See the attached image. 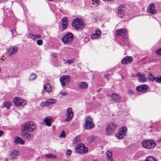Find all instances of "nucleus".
Returning a JSON list of instances; mask_svg holds the SVG:
<instances>
[{
	"label": "nucleus",
	"mask_w": 161,
	"mask_h": 161,
	"mask_svg": "<svg viewBox=\"0 0 161 161\" xmlns=\"http://www.w3.org/2000/svg\"><path fill=\"white\" fill-rule=\"evenodd\" d=\"M36 126L33 122H27L22 125L21 130L27 132H31L35 129Z\"/></svg>",
	"instance_id": "1"
},
{
	"label": "nucleus",
	"mask_w": 161,
	"mask_h": 161,
	"mask_svg": "<svg viewBox=\"0 0 161 161\" xmlns=\"http://www.w3.org/2000/svg\"><path fill=\"white\" fill-rule=\"evenodd\" d=\"M72 25L74 27L75 29L79 30L84 27L85 24L82 22L81 19L77 18L73 20L72 23Z\"/></svg>",
	"instance_id": "2"
},
{
	"label": "nucleus",
	"mask_w": 161,
	"mask_h": 161,
	"mask_svg": "<svg viewBox=\"0 0 161 161\" xmlns=\"http://www.w3.org/2000/svg\"><path fill=\"white\" fill-rule=\"evenodd\" d=\"M118 125L114 122L109 124L106 128V132L107 134L110 135L112 134L116 130Z\"/></svg>",
	"instance_id": "3"
},
{
	"label": "nucleus",
	"mask_w": 161,
	"mask_h": 161,
	"mask_svg": "<svg viewBox=\"0 0 161 161\" xmlns=\"http://www.w3.org/2000/svg\"><path fill=\"white\" fill-rule=\"evenodd\" d=\"M142 146L148 149L153 148L156 146V143L153 140H146L142 141Z\"/></svg>",
	"instance_id": "4"
},
{
	"label": "nucleus",
	"mask_w": 161,
	"mask_h": 161,
	"mask_svg": "<svg viewBox=\"0 0 161 161\" xmlns=\"http://www.w3.org/2000/svg\"><path fill=\"white\" fill-rule=\"evenodd\" d=\"M76 151L78 153L85 154L87 153L88 149L83 144H78L75 148Z\"/></svg>",
	"instance_id": "5"
},
{
	"label": "nucleus",
	"mask_w": 161,
	"mask_h": 161,
	"mask_svg": "<svg viewBox=\"0 0 161 161\" xmlns=\"http://www.w3.org/2000/svg\"><path fill=\"white\" fill-rule=\"evenodd\" d=\"M92 119L89 116H88L85 119V127L86 130H90L93 128L94 125L92 122Z\"/></svg>",
	"instance_id": "6"
},
{
	"label": "nucleus",
	"mask_w": 161,
	"mask_h": 161,
	"mask_svg": "<svg viewBox=\"0 0 161 161\" xmlns=\"http://www.w3.org/2000/svg\"><path fill=\"white\" fill-rule=\"evenodd\" d=\"M127 128L125 126H123L119 129L118 133L116 135V137L119 139H122L126 135Z\"/></svg>",
	"instance_id": "7"
},
{
	"label": "nucleus",
	"mask_w": 161,
	"mask_h": 161,
	"mask_svg": "<svg viewBox=\"0 0 161 161\" xmlns=\"http://www.w3.org/2000/svg\"><path fill=\"white\" fill-rule=\"evenodd\" d=\"M73 35L71 33H68L62 37V41L65 44H69L73 41Z\"/></svg>",
	"instance_id": "8"
},
{
	"label": "nucleus",
	"mask_w": 161,
	"mask_h": 161,
	"mask_svg": "<svg viewBox=\"0 0 161 161\" xmlns=\"http://www.w3.org/2000/svg\"><path fill=\"white\" fill-rule=\"evenodd\" d=\"M15 106H23L26 103V101L20 97H16L13 100Z\"/></svg>",
	"instance_id": "9"
},
{
	"label": "nucleus",
	"mask_w": 161,
	"mask_h": 161,
	"mask_svg": "<svg viewBox=\"0 0 161 161\" xmlns=\"http://www.w3.org/2000/svg\"><path fill=\"white\" fill-rule=\"evenodd\" d=\"M70 77L69 75L63 76L60 77L59 81L62 86H64L66 84L69 83Z\"/></svg>",
	"instance_id": "10"
},
{
	"label": "nucleus",
	"mask_w": 161,
	"mask_h": 161,
	"mask_svg": "<svg viewBox=\"0 0 161 161\" xmlns=\"http://www.w3.org/2000/svg\"><path fill=\"white\" fill-rule=\"evenodd\" d=\"M66 116L67 118L64 120L65 121L68 122L71 120L73 116V114L71 108H69L67 109Z\"/></svg>",
	"instance_id": "11"
},
{
	"label": "nucleus",
	"mask_w": 161,
	"mask_h": 161,
	"mask_svg": "<svg viewBox=\"0 0 161 161\" xmlns=\"http://www.w3.org/2000/svg\"><path fill=\"white\" fill-rule=\"evenodd\" d=\"M111 101L116 103H119L121 99L120 96L115 93L111 94Z\"/></svg>",
	"instance_id": "12"
},
{
	"label": "nucleus",
	"mask_w": 161,
	"mask_h": 161,
	"mask_svg": "<svg viewBox=\"0 0 161 161\" xmlns=\"http://www.w3.org/2000/svg\"><path fill=\"white\" fill-rule=\"evenodd\" d=\"M125 8V5L123 4L121 5L118 8V16L121 18H122L123 17Z\"/></svg>",
	"instance_id": "13"
},
{
	"label": "nucleus",
	"mask_w": 161,
	"mask_h": 161,
	"mask_svg": "<svg viewBox=\"0 0 161 161\" xmlns=\"http://www.w3.org/2000/svg\"><path fill=\"white\" fill-rule=\"evenodd\" d=\"M117 36L124 37L128 34L127 30L125 28H123L117 30Z\"/></svg>",
	"instance_id": "14"
},
{
	"label": "nucleus",
	"mask_w": 161,
	"mask_h": 161,
	"mask_svg": "<svg viewBox=\"0 0 161 161\" xmlns=\"http://www.w3.org/2000/svg\"><path fill=\"white\" fill-rule=\"evenodd\" d=\"M18 51V48L15 46H12L8 50V54L9 55L11 56L16 53Z\"/></svg>",
	"instance_id": "15"
},
{
	"label": "nucleus",
	"mask_w": 161,
	"mask_h": 161,
	"mask_svg": "<svg viewBox=\"0 0 161 161\" xmlns=\"http://www.w3.org/2000/svg\"><path fill=\"white\" fill-rule=\"evenodd\" d=\"M147 12L151 14H153L156 12V11L155 9L154 4L153 3H151L148 6L147 9Z\"/></svg>",
	"instance_id": "16"
},
{
	"label": "nucleus",
	"mask_w": 161,
	"mask_h": 161,
	"mask_svg": "<svg viewBox=\"0 0 161 161\" xmlns=\"http://www.w3.org/2000/svg\"><path fill=\"white\" fill-rule=\"evenodd\" d=\"M137 75L138 77V80L142 83H143L147 81V78L145 75L142 74L138 73Z\"/></svg>",
	"instance_id": "17"
},
{
	"label": "nucleus",
	"mask_w": 161,
	"mask_h": 161,
	"mask_svg": "<svg viewBox=\"0 0 161 161\" xmlns=\"http://www.w3.org/2000/svg\"><path fill=\"white\" fill-rule=\"evenodd\" d=\"M133 60V58L131 57L127 56L121 61V63L123 64H127L131 62Z\"/></svg>",
	"instance_id": "18"
},
{
	"label": "nucleus",
	"mask_w": 161,
	"mask_h": 161,
	"mask_svg": "<svg viewBox=\"0 0 161 161\" xmlns=\"http://www.w3.org/2000/svg\"><path fill=\"white\" fill-rule=\"evenodd\" d=\"M52 120L53 118L51 117L48 116L44 119V121L46 125L50 126L52 125L51 122L52 121Z\"/></svg>",
	"instance_id": "19"
},
{
	"label": "nucleus",
	"mask_w": 161,
	"mask_h": 161,
	"mask_svg": "<svg viewBox=\"0 0 161 161\" xmlns=\"http://www.w3.org/2000/svg\"><path fill=\"white\" fill-rule=\"evenodd\" d=\"M96 33L92 34L91 36L92 39H96L98 38L101 33V31L100 30L97 29L96 30Z\"/></svg>",
	"instance_id": "20"
},
{
	"label": "nucleus",
	"mask_w": 161,
	"mask_h": 161,
	"mask_svg": "<svg viewBox=\"0 0 161 161\" xmlns=\"http://www.w3.org/2000/svg\"><path fill=\"white\" fill-rule=\"evenodd\" d=\"M148 88V86L145 84L142 85L138 86L136 87V90L140 92H141L144 90H146Z\"/></svg>",
	"instance_id": "21"
},
{
	"label": "nucleus",
	"mask_w": 161,
	"mask_h": 161,
	"mask_svg": "<svg viewBox=\"0 0 161 161\" xmlns=\"http://www.w3.org/2000/svg\"><path fill=\"white\" fill-rule=\"evenodd\" d=\"M14 140V143L16 144L20 143L21 145H23L25 142V141L22 138L19 137H15Z\"/></svg>",
	"instance_id": "22"
},
{
	"label": "nucleus",
	"mask_w": 161,
	"mask_h": 161,
	"mask_svg": "<svg viewBox=\"0 0 161 161\" xmlns=\"http://www.w3.org/2000/svg\"><path fill=\"white\" fill-rule=\"evenodd\" d=\"M106 155L107 157L108 161H113L112 153L110 151H108L106 152Z\"/></svg>",
	"instance_id": "23"
},
{
	"label": "nucleus",
	"mask_w": 161,
	"mask_h": 161,
	"mask_svg": "<svg viewBox=\"0 0 161 161\" xmlns=\"http://www.w3.org/2000/svg\"><path fill=\"white\" fill-rule=\"evenodd\" d=\"M79 86L81 89L84 90L87 87L88 85L86 82H82L79 84Z\"/></svg>",
	"instance_id": "24"
},
{
	"label": "nucleus",
	"mask_w": 161,
	"mask_h": 161,
	"mask_svg": "<svg viewBox=\"0 0 161 161\" xmlns=\"http://www.w3.org/2000/svg\"><path fill=\"white\" fill-rule=\"evenodd\" d=\"M52 89V87L50 84H46L44 86V90L46 92H48L51 91Z\"/></svg>",
	"instance_id": "25"
},
{
	"label": "nucleus",
	"mask_w": 161,
	"mask_h": 161,
	"mask_svg": "<svg viewBox=\"0 0 161 161\" xmlns=\"http://www.w3.org/2000/svg\"><path fill=\"white\" fill-rule=\"evenodd\" d=\"M18 155V151L17 150L13 151L11 153V156L13 158H16Z\"/></svg>",
	"instance_id": "26"
},
{
	"label": "nucleus",
	"mask_w": 161,
	"mask_h": 161,
	"mask_svg": "<svg viewBox=\"0 0 161 161\" xmlns=\"http://www.w3.org/2000/svg\"><path fill=\"white\" fill-rule=\"evenodd\" d=\"M3 105L4 107L6 108L7 109H9L11 106V103L10 102H5L3 103Z\"/></svg>",
	"instance_id": "27"
},
{
	"label": "nucleus",
	"mask_w": 161,
	"mask_h": 161,
	"mask_svg": "<svg viewBox=\"0 0 161 161\" xmlns=\"http://www.w3.org/2000/svg\"><path fill=\"white\" fill-rule=\"evenodd\" d=\"M37 77L36 75L34 73L31 74L29 76V80H35Z\"/></svg>",
	"instance_id": "28"
},
{
	"label": "nucleus",
	"mask_w": 161,
	"mask_h": 161,
	"mask_svg": "<svg viewBox=\"0 0 161 161\" xmlns=\"http://www.w3.org/2000/svg\"><path fill=\"white\" fill-rule=\"evenodd\" d=\"M45 156L47 158H56L55 155L51 154H46Z\"/></svg>",
	"instance_id": "29"
},
{
	"label": "nucleus",
	"mask_w": 161,
	"mask_h": 161,
	"mask_svg": "<svg viewBox=\"0 0 161 161\" xmlns=\"http://www.w3.org/2000/svg\"><path fill=\"white\" fill-rule=\"evenodd\" d=\"M34 138V136L32 134L27 133L25 138H27L29 140H30Z\"/></svg>",
	"instance_id": "30"
},
{
	"label": "nucleus",
	"mask_w": 161,
	"mask_h": 161,
	"mask_svg": "<svg viewBox=\"0 0 161 161\" xmlns=\"http://www.w3.org/2000/svg\"><path fill=\"white\" fill-rule=\"evenodd\" d=\"M145 161H157L152 156H149L147 158Z\"/></svg>",
	"instance_id": "31"
},
{
	"label": "nucleus",
	"mask_w": 161,
	"mask_h": 161,
	"mask_svg": "<svg viewBox=\"0 0 161 161\" xmlns=\"http://www.w3.org/2000/svg\"><path fill=\"white\" fill-rule=\"evenodd\" d=\"M75 61V58H72L71 59H67L65 62V63H67L68 64H70L72 63H73Z\"/></svg>",
	"instance_id": "32"
},
{
	"label": "nucleus",
	"mask_w": 161,
	"mask_h": 161,
	"mask_svg": "<svg viewBox=\"0 0 161 161\" xmlns=\"http://www.w3.org/2000/svg\"><path fill=\"white\" fill-rule=\"evenodd\" d=\"M94 138L93 136H91L87 137V140L88 142L90 143L94 140Z\"/></svg>",
	"instance_id": "33"
},
{
	"label": "nucleus",
	"mask_w": 161,
	"mask_h": 161,
	"mask_svg": "<svg viewBox=\"0 0 161 161\" xmlns=\"http://www.w3.org/2000/svg\"><path fill=\"white\" fill-rule=\"evenodd\" d=\"M148 79L151 80L152 81H154V76L150 72L149 73V74L148 75Z\"/></svg>",
	"instance_id": "34"
},
{
	"label": "nucleus",
	"mask_w": 161,
	"mask_h": 161,
	"mask_svg": "<svg viewBox=\"0 0 161 161\" xmlns=\"http://www.w3.org/2000/svg\"><path fill=\"white\" fill-rule=\"evenodd\" d=\"M47 99L49 102L48 103H49L50 104V105L52 104H53L55 103L56 102V100L55 99L50 98Z\"/></svg>",
	"instance_id": "35"
},
{
	"label": "nucleus",
	"mask_w": 161,
	"mask_h": 161,
	"mask_svg": "<svg viewBox=\"0 0 161 161\" xmlns=\"http://www.w3.org/2000/svg\"><path fill=\"white\" fill-rule=\"evenodd\" d=\"M48 102H48V99H47V101H46V102L42 103L41 104V106H49L50 105V104L49 103H48Z\"/></svg>",
	"instance_id": "36"
},
{
	"label": "nucleus",
	"mask_w": 161,
	"mask_h": 161,
	"mask_svg": "<svg viewBox=\"0 0 161 161\" xmlns=\"http://www.w3.org/2000/svg\"><path fill=\"white\" fill-rule=\"evenodd\" d=\"M154 80H155L157 82L160 83L161 82V78L156 77L154 78Z\"/></svg>",
	"instance_id": "37"
},
{
	"label": "nucleus",
	"mask_w": 161,
	"mask_h": 161,
	"mask_svg": "<svg viewBox=\"0 0 161 161\" xmlns=\"http://www.w3.org/2000/svg\"><path fill=\"white\" fill-rule=\"evenodd\" d=\"M68 25V22H62V28L63 29H66Z\"/></svg>",
	"instance_id": "38"
},
{
	"label": "nucleus",
	"mask_w": 161,
	"mask_h": 161,
	"mask_svg": "<svg viewBox=\"0 0 161 161\" xmlns=\"http://www.w3.org/2000/svg\"><path fill=\"white\" fill-rule=\"evenodd\" d=\"M36 44L38 45H42L43 44V41L42 40H38L37 41Z\"/></svg>",
	"instance_id": "39"
},
{
	"label": "nucleus",
	"mask_w": 161,
	"mask_h": 161,
	"mask_svg": "<svg viewBox=\"0 0 161 161\" xmlns=\"http://www.w3.org/2000/svg\"><path fill=\"white\" fill-rule=\"evenodd\" d=\"M65 136V132L64 130H63L60 134V137H64Z\"/></svg>",
	"instance_id": "40"
},
{
	"label": "nucleus",
	"mask_w": 161,
	"mask_h": 161,
	"mask_svg": "<svg viewBox=\"0 0 161 161\" xmlns=\"http://www.w3.org/2000/svg\"><path fill=\"white\" fill-rule=\"evenodd\" d=\"M27 133L25 132H22L21 134V136L22 137H25V136H26Z\"/></svg>",
	"instance_id": "41"
},
{
	"label": "nucleus",
	"mask_w": 161,
	"mask_h": 161,
	"mask_svg": "<svg viewBox=\"0 0 161 161\" xmlns=\"http://www.w3.org/2000/svg\"><path fill=\"white\" fill-rule=\"evenodd\" d=\"M62 22H68L67 18L66 17H63L62 19Z\"/></svg>",
	"instance_id": "42"
},
{
	"label": "nucleus",
	"mask_w": 161,
	"mask_h": 161,
	"mask_svg": "<svg viewBox=\"0 0 161 161\" xmlns=\"http://www.w3.org/2000/svg\"><path fill=\"white\" fill-rule=\"evenodd\" d=\"M156 54L158 55L161 54V47L158 50L156 51Z\"/></svg>",
	"instance_id": "43"
},
{
	"label": "nucleus",
	"mask_w": 161,
	"mask_h": 161,
	"mask_svg": "<svg viewBox=\"0 0 161 161\" xmlns=\"http://www.w3.org/2000/svg\"><path fill=\"white\" fill-rule=\"evenodd\" d=\"M71 150L70 149H68L67 150L66 152V154L68 155H70L71 154Z\"/></svg>",
	"instance_id": "44"
},
{
	"label": "nucleus",
	"mask_w": 161,
	"mask_h": 161,
	"mask_svg": "<svg viewBox=\"0 0 161 161\" xmlns=\"http://www.w3.org/2000/svg\"><path fill=\"white\" fill-rule=\"evenodd\" d=\"M34 37L35 38V39L36 38H42V36H41L39 34H36L35 35Z\"/></svg>",
	"instance_id": "45"
},
{
	"label": "nucleus",
	"mask_w": 161,
	"mask_h": 161,
	"mask_svg": "<svg viewBox=\"0 0 161 161\" xmlns=\"http://www.w3.org/2000/svg\"><path fill=\"white\" fill-rule=\"evenodd\" d=\"M52 56L54 58H56L58 57V55L56 53H53L52 54Z\"/></svg>",
	"instance_id": "46"
},
{
	"label": "nucleus",
	"mask_w": 161,
	"mask_h": 161,
	"mask_svg": "<svg viewBox=\"0 0 161 161\" xmlns=\"http://www.w3.org/2000/svg\"><path fill=\"white\" fill-rule=\"evenodd\" d=\"M29 36L31 38H32L33 39H35V35H33L32 33H30L29 34Z\"/></svg>",
	"instance_id": "47"
},
{
	"label": "nucleus",
	"mask_w": 161,
	"mask_h": 161,
	"mask_svg": "<svg viewBox=\"0 0 161 161\" xmlns=\"http://www.w3.org/2000/svg\"><path fill=\"white\" fill-rule=\"evenodd\" d=\"M93 2H95L97 4H99V0H92Z\"/></svg>",
	"instance_id": "48"
},
{
	"label": "nucleus",
	"mask_w": 161,
	"mask_h": 161,
	"mask_svg": "<svg viewBox=\"0 0 161 161\" xmlns=\"http://www.w3.org/2000/svg\"><path fill=\"white\" fill-rule=\"evenodd\" d=\"M60 94L62 95H65L67 94V93L66 92H61L60 93Z\"/></svg>",
	"instance_id": "49"
},
{
	"label": "nucleus",
	"mask_w": 161,
	"mask_h": 161,
	"mask_svg": "<svg viewBox=\"0 0 161 161\" xmlns=\"http://www.w3.org/2000/svg\"><path fill=\"white\" fill-rule=\"evenodd\" d=\"M129 94H130L131 95H133L134 94V92L132 90H129Z\"/></svg>",
	"instance_id": "50"
},
{
	"label": "nucleus",
	"mask_w": 161,
	"mask_h": 161,
	"mask_svg": "<svg viewBox=\"0 0 161 161\" xmlns=\"http://www.w3.org/2000/svg\"><path fill=\"white\" fill-rule=\"evenodd\" d=\"M3 133V130H0V136H1L2 134Z\"/></svg>",
	"instance_id": "51"
},
{
	"label": "nucleus",
	"mask_w": 161,
	"mask_h": 161,
	"mask_svg": "<svg viewBox=\"0 0 161 161\" xmlns=\"http://www.w3.org/2000/svg\"><path fill=\"white\" fill-rule=\"evenodd\" d=\"M109 76V75H105V78H107L108 77V76Z\"/></svg>",
	"instance_id": "52"
},
{
	"label": "nucleus",
	"mask_w": 161,
	"mask_h": 161,
	"mask_svg": "<svg viewBox=\"0 0 161 161\" xmlns=\"http://www.w3.org/2000/svg\"><path fill=\"white\" fill-rule=\"evenodd\" d=\"M77 137H76L75 138V139H74V140H75V141H77Z\"/></svg>",
	"instance_id": "53"
}]
</instances>
